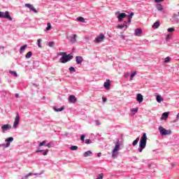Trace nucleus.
<instances>
[{
  "instance_id": "aec40b11",
  "label": "nucleus",
  "mask_w": 179,
  "mask_h": 179,
  "mask_svg": "<svg viewBox=\"0 0 179 179\" xmlns=\"http://www.w3.org/2000/svg\"><path fill=\"white\" fill-rule=\"evenodd\" d=\"M160 27V22L159 21H157L155 22L153 25H152V28L153 29H159V27Z\"/></svg>"
},
{
  "instance_id": "72a5a7b5",
  "label": "nucleus",
  "mask_w": 179,
  "mask_h": 179,
  "mask_svg": "<svg viewBox=\"0 0 179 179\" xmlns=\"http://www.w3.org/2000/svg\"><path fill=\"white\" fill-rule=\"evenodd\" d=\"M169 62H171V57L169 56H168L167 57L165 58V60H164V62L165 64L169 63Z\"/></svg>"
},
{
  "instance_id": "4d7b16f0",
  "label": "nucleus",
  "mask_w": 179,
  "mask_h": 179,
  "mask_svg": "<svg viewBox=\"0 0 179 179\" xmlns=\"http://www.w3.org/2000/svg\"><path fill=\"white\" fill-rule=\"evenodd\" d=\"M131 22V18H128V24H130Z\"/></svg>"
},
{
  "instance_id": "8fccbe9b",
  "label": "nucleus",
  "mask_w": 179,
  "mask_h": 179,
  "mask_svg": "<svg viewBox=\"0 0 179 179\" xmlns=\"http://www.w3.org/2000/svg\"><path fill=\"white\" fill-rule=\"evenodd\" d=\"M134 15V13H130L129 15H128V18H131V19Z\"/></svg>"
},
{
  "instance_id": "58836bf2",
  "label": "nucleus",
  "mask_w": 179,
  "mask_h": 179,
  "mask_svg": "<svg viewBox=\"0 0 179 179\" xmlns=\"http://www.w3.org/2000/svg\"><path fill=\"white\" fill-rule=\"evenodd\" d=\"M46 143V141H43L41 143H39L38 147L45 146Z\"/></svg>"
},
{
  "instance_id": "ddd939ff",
  "label": "nucleus",
  "mask_w": 179,
  "mask_h": 179,
  "mask_svg": "<svg viewBox=\"0 0 179 179\" xmlns=\"http://www.w3.org/2000/svg\"><path fill=\"white\" fill-rule=\"evenodd\" d=\"M69 101L72 103H76V96H74V95H70L69 97Z\"/></svg>"
},
{
  "instance_id": "6e6552de",
  "label": "nucleus",
  "mask_w": 179,
  "mask_h": 179,
  "mask_svg": "<svg viewBox=\"0 0 179 179\" xmlns=\"http://www.w3.org/2000/svg\"><path fill=\"white\" fill-rule=\"evenodd\" d=\"M117 17L120 22H122V19H124L125 17H127V14H125L124 13H119Z\"/></svg>"
},
{
  "instance_id": "6e6d98bb",
  "label": "nucleus",
  "mask_w": 179,
  "mask_h": 179,
  "mask_svg": "<svg viewBox=\"0 0 179 179\" xmlns=\"http://www.w3.org/2000/svg\"><path fill=\"white\" fill-rule=\"evenodd\" d=\"M106 100H107V99H106V97H103V98H102V101H103V102H106Z\"/></svg>"
},
{
  "instance_id": "c9c22d12",
  "label": "nucleus",
  "mask_w": 179,
  "mask_h": 179,
  "mask_svg": "<svg viewBox=\"0 0 179 179\" xmlns=\"http://www.w3.org/2000/svg\"><path fill=\"white\" fill-rule=\"evenodd\" d=\"M84 142L87 145H90L92 143L91 139H86Z\"/></svg>"
},
{
  "instance_id": "a19ab883",
  "label": "nucleus",
  "mask_w": 179,
  "mask_h": 179,
  "mask_svg": "<svg viewBox=\"0 0 179 179\" xmlns=\"http://www.w3.org/2000/svg\"><path fill=\"white\" fill-rule=\"evenodd\" d=\"M51 29V24L50 23H47V27H46V30H50Z\"/></svg>"
},
{
  "instance_id": "423d86ee",
  "label": "nucleus",
  "mask_w": 179,
  "mask_h": 179,
  "mask_svg": "<svg viewBox=\"0 0 179 179\" xmlns=\"http://www.w3.org/2000/svg\"><path fill=\"white\" fill-rule=\"evenodd\" d=\"M106 38V36H104L103 34H100L99 35V36H97L96 38H95L94 42L95 43H101L102 41H104V39Z\"/></svg>"
},
{
  "instance_id": "37998d69",
  "label": "nucleus",
  "mask_w": 179,
  "mask_h": 179,
  "mask_svg": "<svg viewBox=\"0 0 179 179\" xmlns=\"http://www.w3.org/2000/svg\"><path fill=\"white\" fill-rule=\"evenodd\" d=\"M41 38H38V48H41Z\"/></svg>"
},
{
  "instance_id": "412c9836",
  "label": "nucleus",
  "mask_w": 179,
  "mask_h": 179,
  "mask_svg": "<svg viewBox=\"0 0 179 179\" xmlns=\"http://www.w3.org/2000/svg\"><path fill=\"white\" fill-rule=\"evenodd\" d=\"M156 8L157 9L158 11L164 13V11L163 10V6L162 4L156 5Z\"/></svg>"
},
{
  "instance_id": "864d4df0",
  "label": "nucleus",
  "mask_w": 179,
  "mask_h": 179,
  "mask_svg": "<svg viewBox=\"0 0 179 179\" xmlns=\"http://www.w3.org/2000/svg\"><path fill=\"white\" fill-rule=\"evenodd\" d=\"M129 76V72H127V73H124V77L125 78H128Z\"/></svg>"
},
{
  "instance_id": "2eb2a0df",
  "label": "nucleus",
  "mask_w": 179,
  "mask_h": 179,
  "mask_svg": "<svg viewBox=\"0 0 179 179\" xmlns=\"http://www.w3.org/2000/svg\"><path fill=\"white\" fill-rule=\"evenodd\" d=\"M142 34V29H136L134 35L136 36H140Z\"/></svg>"
},
{
  "instance_id": "4be33fe9",
  "label": "nucleus",
  "mask_w": 179,
  "mask_h": 179,
  "mask_svg": "<svg viewBox=\"0 0 179 179\" xmlns=\"http://www.w3.org/2000/svg\"><path fill=\"white\" fill-rule=\"evenodd\" d=\"M65 109L64 106H62L61 108H58L57 107H54L55 112H61L63 111Z\"/></svg>"
},
{
  "instance_id": "c03bdc74",
  "label": "nucleus",
  "mask_w": 179,
  "mask_h": 179,
  "mask_svg": "<svg viewBox=\"0 0 179 179\" xmlns=\"http://www.w3.org/2000/svg\"><path fill=\"white\" fill-rule=\"evenodd\" d=\"M103 178V173H100L99 174V176L97 177L96 179H102Z\"/></svg>"
},
{
  "instance_id": "20e7f679",
  "label": "nucleus",
  "mask_w": 179,
  "mask_h": 179,
  "mask_svg": "<svg viewBox=\"0 0 179 179\" xmlns=\"http://www.w3.org/2000/svg\"><path fill=\"white\" fill-rule=\"evenodd\" d=\"M0 18L8 19L9 21L13 20L12 17L10 16L9 12L8 11H6L5 13L0 11Z\"/></svg>"
},
{
  "instance_id": "ea45409f",
  "label": "nucleus",
  "mask_w": 179,
  "mask_h": 179,
  "mask_svg": "<svg viewBox=\"0 0 179 179\" xmlns=\"http://www.w3.org/2000/svg\"><path fill=\"white\" fill-rule=\"evenodd\" d=\"M36 175H37V173L33 174L32 173H29L28 174H27L25 176V178H28L31 176H36Z\"/></svg>"
},
{
  "instance_id": "b1692460",
  "label": "nucleus",
  "mask_w": 179,
  "mask_h": 179,
  "mask_svg": "<svg viewBox=\"0 0 179 179\" xmlns=\"http://www.w3.org/2000/svg\"><path fill=\"white\" fill-rule=\"evenodd\" d=\"M10 145V143H6V144L5 145L4 143L3 144H0V148H9V146Z\"/></svg>"
},
{
  "instance_id": "473e14b6",
  "label": "nucleus",
  "mask_w": 179,
  "mask_h": 179,
  "mask_svg": "<svg viewBox=\"0 0 179 179\" xmlns=\"http://www.w3.org/2000/svg\"><path fill=\"white\" fill-rule=\"evenodd\" d=\"M77 20H78L79 22H80L82 23H85V20L83 17H78Z\"/></svg>"
},
{
  "instance_id": "6ab92c4d",
  "label": "nucleus",
  "mask_w": 179,
  "mask_h": 179,
  "mask_svg": "<svg viewBox=\"0 0 179 179\" xmlns=\"http://www.w3.org/2000/svg\"><path fill=\"white\" fill-rule=\"evenodd\" d=\"M137 101L138 103L143 102V95L141 94H137Z\"/></svg>"
},
{
  "instance_id": "e2e57ef3",
  "label": "nucleus",
  "mask_w": 179,
  "mask_h": 179,
  "mask_svg": "<svg viewBox=\"0 0 179 179\" xmlns=\"http://www.w3.org/2000/svg\"><path fill=\"white\" fill-rule=\"evenodd\" d=\"M176 23H178L179 20L178 19H176Z\"/></svg>"
},
{
  "instance_id": "f3484780",
  "label": "nucleus",
  "mask_w": 179,
  "mask_h": 179,
  "mask_svg": "<svg viewBox=\"0 0 179 179\" xmlns=\"http://www.w3.org/2000/svg\"><path fill=\"white\" fill-rule=\"evenodd\" d=\"M93 155V152H92L91 150H87V152H85L83 154L84 157H91Z\"/></svg>"
},
{
  "instance_id": "393cba45",
  "label": "nucleus",
  "mask_w": 179,
  "mask_h": 179,
  "mask_svg": "<svg viewBox=\"0 0 179 179\" xmlns=\"http://www.w3.org/2000/svg\"><path fill=\"white\" fill-rule=\"evenodd\" d=\"M162 100L163 99L160 95L156 96V101H157L158 103H162Z\"/></svg>"
},
{
  "instance_id": "1a4fd4ad",
  "label": "nucleus",
  "mask_w": 179,
  "mask_h": 179,
  "mask_svg": "<svg viewBox=\"0 0 179 179\" xmlns=\"http://www.w3.org/2000/svg\"><path fill=\"white\" fill-rule=\"evenodd\" d=\"M10 128H11V126L10 124H3V126H1V129H3V133H5V131H7Z\"/></svg>"
},
{
  "instance_id": "052dcab7",
  "label": "nucleus",
  "mask_w": 179,
  "mask_h": 179,
  "mask_svg": "<svg viewBox=\"0 0 179 179\" xmlns=\"http://www.w3.org/2000/svg\"><path fill=\"white\" fill-rule=\"evenodd\" d=\"M179 120V113H178V115H176V120Z\"/></svg>"
},
{
  "instance_id": "c85d7f7f",
  "label": "nucleus",
  "mask_w": 179,
  "mask_h": 179,
  "mask_svg": "<svg viewBox=\"0 0 179 179\" xmlns=\"http://www.w3.org/2000/svg\"><path fill=\"white\" fill-rule=\"evenodd\" d=\"M139 139H140L139 137H137V138H136V140L134 141H133L132 145L136 146L138 144V143L139 142Z\"/></svg>"
},
{
  "instance_id": "3c124183",
  "label": "nucleus",
  "mask_w": 179,
  "mask_h": 179,
  "mask_svg": "<svg viewBox=\"0 0 179 179\" xmlns=\"http://www.w3.org/2000/svg\"><path fill=\"white\" fill-rule=\"evenodd\" d=\"M52 143H49L48 144L45 145V146L48 148H51Z\"/></svg>"
},
{
  "instance_id": "4468645a",
  "label": "nucleus",
  "mask_w": 179,
  "mask_h": 179,
  "mask_svg": "<svg viewBox=\"0 0 179 179\" xmlns=\"http://www.w3.org/2000/svg\"><path fill=\"white\" fill-rule=\"evenodd\" d=\"M168 116H169V112L164 113L162 114V115L161 116L160 120H165L166 119L168 118Z\"/></svg>"
},
{
  "instance_id": "09e8293b",
  "label": "nucleus",
  "mask_w": 179,
  "mask_h": 179,
  "mask_svg": "<svg viewBox=\"0 0 179 179\" xmlns=\"http://www.w3.org/2000/svg\"><path fill=\"white\" fill-rule=\"evenodd\" d=\"M178 16H179V11H178V14L173 15V18L176 19Z\"/></svg>"
},
{
  "instance_id": "13d9d810",
  "label": "nucleus",
  "mask_w": 179,
  "mask_h": 179,
  "mask_svg": "<svg viewBox=\"0 0 179 179\" xmlns=\"http://www.w3.org/2000/svg\"><path fill=\"white\" fill-rule=\"evenodd\" d=\"M120 38H122V40H124L125 36L124 35H120Z\"/></svg>"
},
{
  "instance_id": "f8f14e48",
  "label": "nucleus",
  "mask_w": 179,
  "mask_h": 179,
  "mask_svg": "<svg viewBox=\"0 0 179 179\" xmlns=\"http://www.w3.org/2000/svg\"><path fill=\"white\" fill-rule=\"evenodd\" d=\"M76 38H78V35L77 34H73V36H70V40H69L70 43H75L76 41Z\"/></svg>"
},
{
  "instance_id": "4c0bfd02",
  "label": "nucleus",
  "mask_w": 179,
  "mask_h": 179,
  "mask_svg": "<svg viewBox=\"0 0 179 179\" xmlns=\"http://www.w3.org/2000/svg\"><path fill=\"white\" fill-rule=\"evenodd\" d=\"M9 73H11V74H13V75L15 77H16V78L18 76V75H17V73L16 71H10Z\"/></svg>"
},
{
  "instance_id": "f257e3e1",
  "label": "nucleus",
  "mask_w": 179,
  "mask_h": 179,
  "mask_svg": "<svg viewBox=\"0 0 179 179\" xmlns=\"http://www.w3.org/2000/svg\"><path fill=\"white\" fill-rule=\"evenodd\" d=\"M59 55L62 56L61 59H59V62L62 64H66L73 59V56L71 55H66V52H59Z\"/></svg>"
},
{
  "instance_id": "a878e982",
  "label": "nucleus",
  "mask_w": 179,
  "mask_h": 179,
  "mask_svg": "<svg viewBox=\"0 0 179 179\" xmlns=\"http://www.w3.org/2000/svg\"><path fill=\"white\" fill-rule=\"evenodd\" d=\"M27 48V45H26V44L21 46L20 50H19V52L20 53H22V52L24 51Z\"/></svg>"
},
{
  "instance_id": "de8ad7c7",
  "label": "nucleus",
  "mask_w": 179,
  "mask_h": 179,
  "mask_svg": "<svg viewBox=\"0 0 179 179\" xmlns=\"http://www.w3.org/2000/svg\"><path fill=\"white\" fill-rule=\"evenodd\" d=\"M145 148H142V147H140V148H138V152H143V150L145 149Z\"/></svg>"
},
{
  "instance_id": "39448f33",
  "label": "nucleus",
  "mask_w": 179,
  "mask_h": 179,
  "mask_svg": "<svg viewBox=\"0 0 179 179\" xmlns=\"http://www.w3.org/2000/svg\"><path fill=\"white\" fill-rule=\"evenodd\" d=\"M120 146V141L119 140H117V141L115 143V147L112 151V157H116L117 154V152H118Z\"/></svg>"
},
{
  "instance_id": "a18cd8bd",
  "label": "nucleus",
  "mask_w": 179,
  "mask_h": 179,
  "mask_svg": "<svg viewBox=\"0 0 179 179\" xmlns=\"http://www.w3.org/2000/svg\"><path fill=\"white\" fill-rule=\"evenodd\" d=\"M48 46L52 48L54 46V42H49Z\"/></svg>"
},
{
  "instance_id": "cd10ccee",
  "label": "nucleus",
  "mask_w": 179,
  "mask_h": 179,
  "mask_svg": "<svg viewBox=\"0 0 179 179\" xmlns=\"http://www.w3.org/2000/svg\"><path fill=\"white\" fill-rule=\"evenodd\" d=\"M78 147L76 145H71L70 147V150H71V151H76V150H78Z\"/></svg>"
},
{
  "instance_id": "dca6fc26",
  "label": "nucleus",
  "mask_w": 179,
  "mask_h": 179,
  "mask_svg": "<svg viewBox=\"0 0 179 179\" xmlns=\"http://www.w3.org/2000/svg\"><path fill=\"white\" fill-rule=\"evenodd\" d=\"M117 28L120 29H124V30H127V25L126 24H117Z\"/></svg>"
},
{
  "instance_id": "7ed1b4c3",
  "label": "nucleus",
  "mask_w": 179,
  "mask_h": 179,
  "mask_svg": "<svg viewBox=\"0 0 179 179\" xmlns=\"http://www.w3.org/2000/svg\"><path fill=\"white\" fill-rule=\"evenodd\" d=\"M158 131H159V133L162 136H165L166 135H170L171 134H172V131L171 130H166L164 128H163L162 126H159V127H158Z\"/></svg>"
},
{
  "instance_id": "f03ea898",
  "label": "nucleus",
  "mask_w": 179,
  "mask_h": 179,
  "mask_svg": "<svg viewBox=\"0 0 179 179\" xmlns=\"http://www.w3.org/2000/svg\"><path fill=\"white\" fill-rule=\"evenodd\" d=\"M147 144V135L146 133H143L142 137L140 140V143L138 145L139 148H146Z\"/></svg>"
},
{
  "instance_id": "bb28decb",
  "label": "nucleus",
  "mask_w": 179,
  "mask_h": 179,
  "mask_svg": "<svg viewBox=\"0 0 179 179\" xmlns=\"http://www.w3.org/2000/svg\"><path fill=\"white\" fill-rule=\"evenodd\" d=\"M104 87L108 89L110 87V80H107L106 83H104Z\"/></svg>"
},
{
  "instance_id": "7c9ffc66",
  "label": "nucleus",
  "mask_w": 179,
  "mask_h": 179,
  "mask_svg": "<svg viewBox=\"0 0 179 179\" xmlns=\"http://www.w3.org/2000/svg\"><path fill=\"white\" fill-rule=\"evenodd\" d=\"M137 72L134 71L131 73V75H130V80H133L135 76H136Z\"/></svg>"
},
{
  "instance_id": "9d476101",
  "label": "nucleus",
  "mask_w": 179,
  "mask_h": 179,
  "mask_svg": "<svg viewBox=\"0 0 179 179\" xmlns=\"http://www.w3.org/2000/svg\"><path fill=\"white\" fill-rule=\"evenodd\" d=\"M75 59L77 64H81L82 62H83V58L81 56H76V57H75Z\"/></svg>"
},
{
  "instance_id": "5701e85b",
  "label": "nucleus",
  "mask_w": 179,
  "mask_h": 179,
  "mask_svg": "<svg viewBox=\"0 0 179 179\" xmlns=\"http://www.w3.org/2000/svg\"><path fill=\"white\" fill-rule=\"evenodd\" d=\"M138 112V108H134L131 109V116L134 117Z\"/></svg>"
},
{
  "instance_id": "49530a36",
  "label": "nucleus",
  "mask_w": 179,
  "mask_h": 179,
  "mask_svg": "<svg viewBox=\"0 0 179 179\" xmlns=\"http://www.w3.org/2000/svg\"><path fill=\"white\" fill-rule=\"evenodd\" d=\"M171 38V36L169 34H168L166 36V41H169Z\"/></svg>"
},
{
  "instance_id": "79ce46f5",
  "label": "nucleus",
  "mask_w": 179,
  "mask_h": 179,
  "mask_svg": "<svg viewBox=\"0 0 179 179\" xmlns=\"http://www.w3.org/2000/svg\"><path fill=\"white\" fill-rule=\"evenodd\" d=\"M85 135H82L80 137V140H81L82 143L85 142Z\"/></svg>"
},
{
  "instance_id": "69168bd1",
  "label": "nucleus",
  "mask_w": 179,
  "mask_h": 179,
  "mask_svg": "<svg viewBox=\"0 0 179 179\" xmlns=\"http://www.w3.org/2000/svg\"><path fill=\"white\" fill-rule=\"evenodd\" d=\"M1 48L4 49V47H1V46H0V49H1Z\"/></svg>"
},
{
  "instance_id": "680f3d73",
  "label": "nucleus",
  "mask_w": 179,
  "mask_h": 179,
  "mask_svg": "<svg viewBox=\"0 0 179 179\" xmlns=\"http://www.w3.org/2000/svg\"><path fill=\"white\" fill-rule=\"evenodd\" d=\"M20 96V95L18 94H15V98L18 99V97Z\"/></svg>"
},
{
  "instance_id": "f704fd0d",
  "label": "nucleus",
  "mask_w": 179,
  "mask_h": 179,
  "mask_svg": "<svg viewBox=\"0 0 179 179\" xmlns=\"http://www.w3.org/2000/svg\"><path fill=\"white\" fill-rule=\"evenodd\" d=\"M69 70L70 73H76V69L73 66H70Z\"/></svg>"
},
{
  "instance_id": "0eeeda50",
  "label": "nucleus",
  "mask_w": 179,
  "mask_h": 179,
  "mask_svg": "<svg viewBox=\"0 0 179 179\" xmlns=\"http://www.w3.org/2000/svg\"><path fill=\"white\" fill-rule=\"evenodd\" d=\"M20 115L17 114H16V117H15V120H14V123H13V128H17L18 126V124L20 123Z\"/></svg>"
},
{
  "instance_id": "e433bc0d",
  "label": "nucleus",
  "mask_w": 179,
  "mask_h": 179,
  "mask_svg": "<svg viewBox=\"0 0 179 179\" xmlns=\"http://www.w3.org/2000/svg\"><path fill=\"white\" fill-rule=\"evenodd\" d=\"M167 31L169 32V33L174 32L175 31V29L173 28V27L169 28V29H167Z\"/></svg>"
},
{
  "instance_id": "0e129e2a",
  "label": "nucleus",
  "mask_w": 179,
  "mask_h": 179,
  "mask_svg": "<svg viewBox=\"0 0 179 179\" xmlns=\"http://www.w3.org/2000/svg\"><path fill=\"white\" fill-rule=\"evenodd\" d=\"M22 179H27V178H26V176H25V177L22 178Z\"/></svg>"
},
{
  "instance_id": "5fc2aeb1",
  "label": "nucleus",
  "mask_w": 179,
  "mask_h": 179,
  "mask_svg": "<svg viewBox=\"0 0 179 179\" xmlns=\"http://www.w3.org/2000/svg\"><path fill=\"white\" fill-rule=\"evenodd\" d=\"M85 39H86L87 41H90L91 40L90 38L88 37V36H86V37L85 38Z\"/></svg>"
},
{
  "instance_id": "a211bd4d",
  "label": "nucleus",
  "mask_w": 179,
  "mask_h": 179,
  "mask_svg": "<svg viewBox=\"0 0 179 179\" xmlns=\"http://www.w3.org/2000/svg\"><path fill=\"white\" fill-rule=\"evenodd\" d=\"M42 152H43V155L45 156L48 155V150H39V148H38V150L36 151V153Z\"/></svg>"
},
{
  "instance_id": "c756f323",
  "label": "nucleus",
  "mask_w": 179,
  "mask_h": 179,
  "mask_svg": "<svg viewBox=\"0 0 179 179\" xmlns=\"http://www.w3.org/2000/svg\"><path fill=\"white\" fill-rule=\"evenodd\" d=\"M31 56H32V52L29 51L27 53L25 57L26 59H30Z\"/></svg>"
},
{
  "instance_id": "bf43d9fd",
  "label": "nucleus",
  "mask_w": 179,
  "mask_h": 179,
  "mask_svg": "<svg viewBox=\"0 0 179 179\" xmlns=\"http://www.w3.org/2000/svg\"><path fill=\"white\" fill-rule=\"evenodd\" d=\"M101 153L99 152V154H97V157H101Z\"/></svg>"
},
{
  "instance_id": "603ef678",
  "label": "nucleus",
  "mask_w": 179,
  "mask_h": 179,
  "mask_svg": "<svg viewBox=\"0 0 179 179\" xmlns=\"http://www.w3.org/2000/svg\"><path fill=\"white\" fill-rule=\"evenodd\" d=\"M164 0H155V3H162Z\"/></svg>"
},
{
  "instance_id": "2f4dec72",
  "label": "nucleus",
  "mask_w": 179,
  "mask_h": 179,
  "mask_svg": "<svg viewBox=\"0 0 179 179\" xmlns=\"http://www.w3.org/2000/svg\"><path fill=\"white\" fill-rule=\"evenodd\" d=\"M13 137H8V138H6V139L5 140V142H6V143H8L13 142Z\"/></svg>"
},
{
  "instance_id": "9b49d317",
  "label": "nucleus",
  "mask_w": 179,
  "mask_h": 179,
  "mask_svg": "<svg viewBox=\"0 0 179 179\" xmlns=\"http://www.w3.org/2000/svg\"><path fill=\"white\" fill-rule=\"evenodd\" d=\"M25 6L30 9V10L33 11L34 13H37V10H36V8H34L31 4L26 3Z\"/></svg>"
},
{
  "instance_id": "338daca9",
  "label": "nucleus",
  "mask_w": 179,
  "mask_h": 179,
  "mask_svg": "<svg viewBox=\"0 0 179 179\" xmlns=\"http://www.w3.org/2000/svg\"><path fill=\"white\" fill-rule=\"evenodd\" d=\"M178 61H179V59H178Z\"/></svg>"
}]
</instances>
